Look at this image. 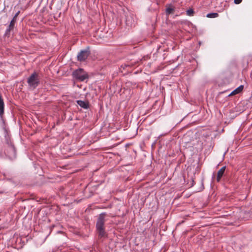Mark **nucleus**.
<instances>
[{
    "label": "nucleus",
    "instance_id": "423d86ee",
    "mask_svg": "<svg viewBox=\"0 0 252 252\" xmlns=\"http://www.w3.org/2000/svg\"><path fill=\"white\" fill-rule=\"evenodd\" d=\"M8 156L11 158H14L16 157V149L13 145H9L6 150Z\"/></svg>",
    "mask_w": 252,
    "mask_h": 252
},
{
    "label": "nucleus",
    "instance_id": "f8f14e48",
    "mask_svg": "<svg viewBox=\"0 0 252 252\" xmlns=\"http://www.w3.org/2000/svg\"><path fill=\"white\" fill-rule=\"evenodd\" d=\"M16 23V19L13 18L10 23V24L8 26V28L6 29V32H10L11 31H13L14 30V26Z\"/></svg>",
    "mask_w": 252,
    "mask_h": 252
},
{
    "label": "nucleus",
    "instance_id": "6e6552de",
    "mask_svg": "<svg viewBox=\"0 0 252 252\" xmlns=\"http://www.w3.org/2000/svg\"><path fill=\"white\" fill-rule=\"evenodd\" d=\"M166 8L165 10L166 14L167 15H169L171 14H172L174 13L175 11L174 7L171 4H170L169 5H166Z\"/></svg>",
    "mask_w": 252,
    "mask_h": 252
},
{
    "label": "nucleus",
    "instance_id": "2eb2a0df",
    "mask_svg": "<svg viewBox=\"0 0 252 252\" xmlns=\"http://www.w3.org/2000/svg\"><path fill=\"white\" fill-rule=\"evenodd\" d=\"M20 13V11H18V12H17L16 13L15 15L13 17V18L16 19V21H17V17L19 15Z\"/></svg>",
    "mask_w": 252,
    "mask_h": 252
},
{
    "label": "nucleus",
    "instance_id": "4468645a",
    "mask_svg": "<svg viewBox=\"0 0 252 252\" xmlns=\"http://www.w3.org/2000/svg\"><path fill=\"white\" fill-rule=\"evenodd\" d=\"M187 15L189 16H192L194 13V10L192 8H189L186 11Z\"/></svg>",
    "mask_w": 252,
    "mask_h": 252
},
{
    "label": "nucleus",
    "instance_id": "39448f33",
    "mask_svg": "<svg viewBox=\"0 0 252 252\" xmlns=\"http://www.w3.org/2000/svg\"><path fill=\"white\" fill-rule=\"evenodd\" d=\"M90 54V52L89 49L81 51L77 55L78 60L80 62L85 61Z\"/></svg>",
    "mask_w": 252,
    "mask_h": 252
},
{
    "label": "nucleus",
    "instance_id": "f257e3e1",
    "mask_svg": "<svg viewBox=\"0 0 252 252\" xmlns=\"http://www.w3.org/2000/svg\"><path fill=\"white\" fill-rule=\"evenodd\" d=\"M91 40L96 43L107 42L112 37V32H91Z\"/></svg>",
    "mask_w": 252,
    "mask_h": 252
},
{
    "label": "nucleus",
    "instance_id": "9d476101",
    "mask_svg": "<svg viewBox=\"0 0 252 252\" xmlns=\"http://www.w3.org/2000/svg\"><path fill=\"white\" fill-rule=\"evenodd\" d=\"M76 102L78 105L83 108L87 109L89 107V103L87 102L78 100L76 101Z\"/></svg>",
    "mask_w": 252,
    "mask_h": 252
},
{
    "label": "nucleus",
    "instance_id": "f03ea898",
    "mask_svg": "<svg viewBox=\"0 0 252 252\" xmlns=\"http://www.w3.org/2000/svg\"><path fill=\"white\" fill-rule=\"evenodd\" d=\"M105 213H102L99 215L96 223V229L99 237H103L106 235L104 223L106 221Z\"/></svg>",
    "mask_w": 252,
    "mask_h": 252
},
{
    "label": "nucleus",
    "instance_id": "0eeeda50",
    "mask_svg": "<svg viewBox=\"0 0 252 252\" xmlns=\"http://www.w3.org/2000/svg\"><path fill=\"white\" fill-rule=\"evenodd\" d=\"M226 167L223 166L222 167L218 172L217 177V181L218 182H219L224 174V173Z\"/></svg>",
    "mask_w": 252,
    "mask_h": 252
},
{
    "label": "nucleus",
    "instance_id": "7ed1b4c3",
    "mask_svg": "<svg viewBox=\"0 0 252 252\" xmlns=\"http://www.w3.org/2000/svg\"><path fill=\"white\" fill-rule=\"evenodd\" d=\"M27 83L30 88L32 90L35 89L39 84V77L36 72H34L29 77Z\"/></svg>",
    "mask_w": 252,
    "mask_h": 252
},
{
    "label": "nucleus",
    "instance_id": "1a4fd4ad",
    "mask_svg": "<svg viewBox=\"0 0 252 252\" xmlns=\"http://www.w3.org/2000/svg\"><path fill=\"white\" fill-rule=\"evenodd\" d=\"M4 103L2 97L0 94V116L2 117L4 114Z\"/></svg>",
    "mask_w": 252,
    "mask_h": 252
},
{
    "label": "nucleus",
    "instance_id": "20e7f679",
    "mask_svg": "<svg viewBox=\"0 0 252 252\" xmlns=\"http://www.w3.org/2000/svg\"><path fill=\"white\" fill-rule=\"evenodd\" d=\"M72 76L76 80L83 81L88 77L86 72L81 68L75 70L72 73Z\"/></svg>",
    "mask_w": 252,
    "mask_h": 252
},
{
    "label": "nucleus",
    "instance_id": "dca6fc26",
    "mask_svg": "<svg viewBox=\"0 0 252 252\" xmlns=\"http://www.w3.org/2000/svg\"><path fill=\"white\" fill-rule=\"evenodd\" d=\"M242 0H234V3L236 4H239L242 2Z\"/></svg>",
    "mask_w": 252,
    "mask_h": 252
},
{
    "label": "nucleus",
    "instance_id": "ddd939ff",
    "mask_svg": "<svg viewBox=\"0 0 252 252\" xmlns=\"http://www.w3.org/2000/svg\"><path fill=\"white\" fill-rule=\"evenodd\" d=\"M219 16V14L218 13H208L206 17L209 18H214L218 17Z\"/></svg>",
    "mask_w": 252,
    "mask_h": 252
},
{
    "label": "nucleus",
    "instance_id": "9b49d317",
    "mask_svg": "<svg viewBox=\"0 0 252 252\" xmlns=\"http://www.w3.org/2000/svg\"><path fill=\"white\" fill-rule=\"evenodd\" d=\"M243 89H244V86L241 85L239 87H238L237 88L235 89L234 91H233L229 95V96L233 95L238 94L239 93H240V92H241L243 91Z\"/></svg>",
    "mask_w": 252,
    "mask_h": 252
}]
</instances>
